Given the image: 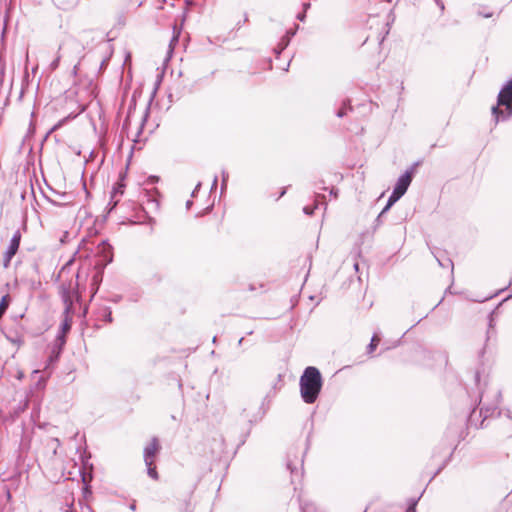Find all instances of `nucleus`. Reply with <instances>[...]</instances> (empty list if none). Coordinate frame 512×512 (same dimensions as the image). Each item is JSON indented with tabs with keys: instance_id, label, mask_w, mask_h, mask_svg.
I'll list each match as a JSON object with an SVG mask.
<instances>
[{
	"instance_id": "nucleus-28",
	"label": "nucleus",
	"mask_w": 512,
	"mask_h": 512,
	"mask_svg": "<svg viewBox=\"0 0 512 512\" xmlns=\"http://www.w3.org/2000/svg\"><path fill=\"white\" fill-rule=\"evenodd\" d=\"M399 344H400V340H397V341H395V342H394V344H393V346H392V347H396V346H398Z\"/></svg>"
},
{
	"instance_id": "nucleus-26",
	"label": "nucleus",
	"mask_w": 512,
	"mask_h": 512,
	"mask_svg": "<svg viewBox=\"0 0 512 512\" xmlns=\"http://www.w3.org/2000/svg\"><path fill=\"white\" fill-rule=\"evenodd\" d=\"M443 301V298L441 300H439V302L432 308V310H434L435 308H437Z\"/></svg>"
},
{
	"instance_id": "nucleus-22",
	"label": "nucleus",
	"mask_w": 512,
	"mask_h": 512,
	"mask_svg": "<svg viewBox=\"0 0 512 512\" xmlns=\"http://www.w3.org/2000/svg\"><path fill=\"white\" fill-rule=\"evenodd\" d=\"M347 112H346V108H341L339 111H338V116L339 117H342L344 115H346Z\"/></svg>"
},
{
	"instance_id": "nucleus-25",
	"label": "nucleus",
	"mask_w": 512,
	"mask_h": 512,
	"mask_svg": "<svg viewBox=\"0 0 512 512\" xmlns=\"http://www.w3.org/2000/svg\"><path fill=\"white\" fill-rule=\"evenodd\" d=\"M359 271V266H358V263H354V273H358Z\"/></svg>"
},
{
	"instance_id": "nucleus-14",
	"label": "nucleus",
	"mask_w": 512,
	"mask_h": 512,
	"mask_svg": "<svg viewBox=\"0 0 512 512\" xmlns=\"http://www.w3.org/2000/svg\"><path fill=\"white\" fill-rule=\"evenodd\" d=\"M379 342H380L379 337L377 336V334L374 333L370 340V343L367 345V354L368 355L372 354L376 350Z\"/></svg>"
},
{
	"instance_id": "nucleus-7",
	"label": "nucleus",
	"mask_w": 512,
	"mask_h": 512,
	"mask_svg": "<svg viewBox=\"0 0 512 512\" xmlns=\"http://www.w3.org/2000/svg\"><path fill=\"white\" fill-rule=\"evenodd\" d=\"M420 165V161L414 162L408 169L402 173L393 187V191L404 196L407 192L412 180L416 174L417 167Z\"/></svg>"
},
{
	"instance_id": "nucleus-2",
	"label": "nucleus",
	"mask_w": 512,
	"mask_h": 512,
	"mask_svg": "<svg viewBox=\"0 0 512 512\" xmlns=\"http://www.w3.org/2000/svg\"><path fill=\"white\" fill-rule=\"evenodd\" d=\"M299 385L303 401L307 404H313L316 402L323 386L320 371L314 366L307 367L300 377Z\"/></svg>"
},
{
	"instance_id": "nucleus-23",
	"label": "nucleus",
	"mask_w": 512,
	"mask_h": 512,
	"mask_svg": "<svg viewBox=\"0 0 512 512\" xmlns=\"http://www.w3.org/2000/svg\"><path fill=\"white\" fill-rule=\"evenodd\" d=\"M390 348H391V346H385V344H383L380 352L383 353L384 351H387Z\"/></svg>"
},
{
	"instance_id": "nucleus-29",
	"label": "nucleus",
	"mask_w": 512,
	"mask_h": 512,
	"mask_svg": "<svg viewBox=\"0 0 512 512\" xmlns=\"http://www.w3.org/2000/svg\"><path fill=\"white\" fill-rule=\"evenodd\" d=\"M422 319H423V318H421V319L417 320V322H416L412 327H414L416 324L420 323V321H421Z\"/></svg>"
},
{
	"instance_id": "nucleus-3",
	"label": "nucleus",
	"mask_w": 512,
	"mask_h": 512,
	"mask_svg": "<svg viewBox=\"0 0 512 512\" xmlns=\"http://www.w3.org/2000/svg\"><path fill=\"white\" fill-rule=\"evenodd\" d=\"M78 278L79 274H72L68 265L59 272V279L62 281L59 292L66 312L72 309L74 298L78 297Z\"/></svg>"
},
{
	"instance_id": "nucleus-21",
	"label": "nucleus",
	"mask_w": 512,
	"mask_h": 512,
	"mask_svg": "<svg viewBox=\"0 0 512 512\" xmlns=\"http://www.w3.org/2000/svg\"><path fill=\"white\" fill-rule=\"evenodd\" d=\"M418 500H419V499H411V501H410V503H409L408 507H414V508H416L417 503H418Z\"/></svg>"
},
{
	"instance_id": "nucleus-20",
	"label": "nucleus",
	"mask_w": 512,
	"mask_h": 512,
	"mask_svg": "<svg viewBox=\"0 0 512 512\" xmlns=\"http://www.w3.org/2000/svg\"><path fill=\"white\" fill-rule=\"evenodd\" d=\"M358 108L363 109L364 111H370L371 110V103L359 104Z\"/></svg>"
},
{
	"instance_id": "nucleus-1",
	"label": "nucleus",
	"mask_w": 512,
	"mask_h": 512,
	"mask_svg": "<svg viewBox=\"0 0 512 512\" xmlns=\"http://www.w3.org/2000/svg\"><path fill=\"white\" fill-rule=\"evenodd\" d=\"M474 382L479 391L476 400L479 401L478 405H480V408L478 413L476 408H473L466 418V423L470 427L479 429L484 427L486 419L494 416L496 413L501 399V391L498 389L489 391L487 389V384L481 383V374L479 370H476L474 373Z\"/></svg>"
},
{
	"instance_id": "nucleus-17",
	"label": "nucleus",
	"mask_w": 512,
	"mask_h": 512,
	"mask_svg": "<svg viewBox=\"0 0 512 512\" xmlns=\"http://www.w3.org/2000/svg\"><path fill=\"white\" fill-rule=\"evenodd\" d=\"M435 258L438 262V264L441 266V267H450L452 270H453V262L451 259L447 258L446 260L442 261L440 260L436 255H435Z\"/></svg>"
},
{
	"instance_id": "nucleus-16",
	"label": "nucleus",
	"mask_w": 512,
	"mask_h": 512,
	"mask_svg": "<svg viewBox=\"0 0 512 512\" xmlns=\"http://www.w3.org/2000/svg\"><path fill=\"white\" fill-rule=\"evenodd\" d=\"M180 512H193L192 510V505H191V501L188 499V500H185L182 504H181V507H180Z\"/></svg>"
},
{
	"instance_id": "nucleus-19",
	"label": "nucleus",
	"mask_w": 512,
	"mask_h": 512,
	"mask_svg": "<svg viewBox=\"0 0 512 512\" xmlns=\"http://www.w3.org/2000/svg\"><path fill=\"white\" fill-rule=\"evenodd\" d=\"M503 290H504V289H499V290H498V291H496L493 295H490V296H488V297H485V298H483V299H481V300H476V301H477V302H484V301H486V300H489V299L493 298L494 296L498 295L499 293H501Z\"/></svg>"
},
{
	"instance_id": "nucleus-10",
	"label": "nucleus",
	"mask_w": 512,
	"mask_h": 512,
	"mask_svg": "<svg viewBox=\"0 0 512 512\" xmlns=\"http://www.w3.org/2000/svg\"><path fill=\"white\" fill-rule=\"evenodd\" d=\"M124 187L125 185L119 181L117 182L114 187H113V190L111 192V201L113 202V207H115L119 201V196L123 195L124 193Z\"/></svg>"
},
{
	"instance_id": "nucleus-5",
	"label": "nucleus",
	"mask_w": 512,
	"mask_h": 512,
	"mask_svg": "<svg viewBox=\"0 0 512 512\" xmlns=\"http://www.w3.org/2000/svg\"><path fill=\"white\" fill-rule=\"evenodd\" d=\"M161 449L162 446L160 440L156 436H153L143 449V459L147 467V474L151 479L155 481L159 480L160 478L157 471L156 460Z\"/></svg>"
},
{
	"instance_id": "nucleus-12",
	"label": "nucleus",
	"mask_w": 512,
	"mask_h": 512,
	"mask_svg": "<svg viewBox=\"0 0 512 512\" xmlns=\"http://www.w3.org/2000/svg\"><path fill=\"white\" fill-rule=\"evenodd\" d=\"M403 196L396 193L395 191H392V193L390 194L388 200H387V203L386 205L384 206V208L381 210V214H386L390 209L391 207L397 202L399 201Z\"/></svg>"
},
{
	"instance_id": "nucleus-24",
	"label": "nucleus",
	"mask_w": 512,
	"mask_h": 512,
	"mask_svg": "<svg viewBox=\"0 0 512 512\" xmlns=\"http://www.w3.org/2000/svg\"><path fill=\"white\" fill-rule=\"evenodd\" d=\"M406 512H417V510L414 507H407Z\"/></svg>"
},
{
	"instance_id": "nucleus-8",
	"label": "nucleus",
	"mask_w": 512,
	"mask_h": 512,
	"mask_svg": "<svg viewBox=\"0 0 512 512\" xmlns=\"http://www.w3.org/2000/svg\"><path fill=\"white\" fill-rule=\"evenodd\" d=\"M20 241H21V233L17 230L14 233V235L10 241V245L4 254V267L9 266L11 259L17 253V251L19 249Z\"/></svg>"
},
{
	"instance_id": "nucleus-27",
	"label": "nucleus",
	"mask_w": 512,
	"mask_h": 512,
	"mask_svg": "<svg viewBox=\"0 0 512 512\" xmlns=\"http://www.w3.org/2000/svg\"><path fill=\"white\" fill-rule=\"evenodd\" d=\"M362 236H363V237L367 236V237H370V238H371V237H372V234H370V232H367V233L363 234Z\"/></svg>"
},
{
	"instance_id": "nucleus-9",
	"label": "nucleus",
	"mask_w": 512,
	"mask_h": 512,
	"mask_svg": "<svg viewBox=\"0 0 512 512\" xmlns=\"http://www.w3.org/2000/svg\"><path fill=\"white\" fill-rule=\"evenodd\" d=\"M501 304H502V302H500L498 304V306L488 314V329L486 332V341H489L491 338L495 337V335H496L494 314H495L496 309Z\"/></svg>"
},
{
	"instance_id": "nucleus-6",
	"label": "nucleus",
	"mask_w": 512,
	"mask_h": 512,
	"mask_svg": "<svg viewBox=\"0 0 512 512\" xmlns=\"http://www.w3.org/2000/svg\"><path fill=\"white\" fill-rule=\"evenodd\" d=\"M463 423L464 419H460L459 422L451 423L448 425L444 436H443V445L446 447H455V443H459L461 440L464 439V431H463Z\"/></svg>"
},
{
	"instance_id": "nucleus-18",
	"label": "nucleus",
	"mask_w": 512,
	"mask_h": 512,
	"mask_svg": "<svg viewBox=\"0 0 512 512\" xmlns=\"http://www.w3.org/2000/svg\"><path fill=\"white\" fill-rule=\"evenodd\" d=\"M383 216H384V214H381V212L378 214V216L375 219L374 229H376L377 227H379L382 224V217Z\"/></svg>"
},
{
	"instance_id": "nucleus-15",
	"label": "nucleus",
	"mask_w": 512,
	"mask_h": 512,
	"mask_svg": "<svg viewBox=\"0 0 512 512\" xmlns=\"http://www.w3.org/2000/svg\"><path fill=\"white\" fill-rule=\"evenodd\" d=\"M454 450H455V447L452 448L451 452L449 453V456L444 460V462L438 468H436V471L431 476L429 482H431L446 467V465L448 464V462L450 461V459L453 455Z\"/></svg>"
},
{
	"instance_id": "nucleus-13",
	"label": "nucleus",
	"mask_w": 512,
	"mask_h": 512,
	"mask_svg": "<svg viewBox=\"0 0 512 512\" xmlns=\"http://www.w3.org/2000/svg\"><path fill=\"white\" fill-rule=\"evenodd\" d=\"M11 303V297L9 294H5L0 301V319L5 314L6 310L8 309L9 305Z\"/></svg>"
},
{
	"instance_id": "nucleus-4",
	"label": "nucleus",
	"mask_w": 512,
	"mask_h": 512,
	"mask_svg": "<svg viewBox=\"0 0 512 512\" xmlns=\"http://www.w3.org/2000/svg\"><path fill=\"white\" fill-rule=\"evenodd\" d=\"M495 123L506 121L512 116V78L501 87L497 103L491 109Z\"/></svg>"
},
{
	"instance_id": "nucleus-30",
	"label": "nucleus",
	"mask_w": 512,
	"mask_h": 512,
	"mask_svg": "<svg viewBox=\"0 0 512 512\" xmlns=\"http://www.w3.org/2000/svg\"><path fill=\"white\" fill-rule=\"evenodd\" d=\"M419 349H420V351H422V352H426V350H425L424 348H422V347H420Z\"/></svg>"
},
{
	"instance_id": "nucleus-11",
	"label": "nucleus",
	"mask_w": 512,
	"mask_h": 512,
	"mask_svg": "<svg viewBox=\"0 0 512 512\" xmlns=\"http://www.w3.org/2000/svg\"><path fill=\"white\" fill-rule=\"evenodd\" d=\"M474 11L477 16L483 18H491L493 16V12L489 10V7L484 4H475Z\"/></svg>"
}]
</instances>
